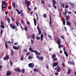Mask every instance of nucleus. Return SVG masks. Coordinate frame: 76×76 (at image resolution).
Here are the masks:
<instances>
[{
  "label": "nucleus",
  "mask_w": 76,
  "mask_h": 76,
  "mask_svg": "<svg viewBox=\"0 0 76 76\" xmlns=\"http://www.w3.org/2000/svg\"><path fill=\"white\" fill-rule=\"evenodd\" d=\"M55 70H57V72H60L61 70V68L60 67L58 66V67H56L55 68Z\"/></svg>",
  "instance_id": "f257e3e1"
},
{
  "label": "nucleus",
  "mask_w": 76,
  "mask_h": 76,
  "mask_svg": "<svg viewBox=\"0 0 76 76\" xmlns=\"http://www.w3.org/2000/svg\"><path fill=\"white\" fill-rule=\"evenodd\" d=\"M25 4H27V7H29L30 6V2L29 1H28V0H26L25 1Z\"/></svg>",
  "instance_id": "f03ea898"
},
{
  "label": "nucleus",
  "mask_w": 76,
  "mask_h": 76,
  "mask_svg": "<svg viewBox=\"0 0 76 76\" xmlns=\"http://www.w3.org/2000/svg\"><path fill=\"white\" fill-rule=\"evenodd\" d=\"M10 26L11 28H12V29H16V28L17 27L16 26L11 23L10 24Z\"/></svg>",
  "instance_id": "7ed1b4c3"
},
{
  "label": "nucleus",
  "mask_w": 76,
  "mask_h": 76,
  "mask_svg": "<svg viewBox=\"0 0 76 76\" xmlns=\"http://www.w3.org/2000/svg\"><path fill=\"white\" fill-rule=\"evenodd\" d=\"M36 57L37 58L39 59V60H44V58L43 57H39V56H36Z\"/></svg>",
  "instance_id": "20e7f679"
},
{
  "label": "nucleus",
  "mask_w": 76,
  "mask_h": 76,
  "mask_svg": "<svg viewBox=\"0 0 76 76\" xmlns=\"http://www.w3.org/2000/svg\"><path fill=\"white\" fill-rule=\"evenodd\" d=\"M68 63L70 65H72H72H75V63H74V61H69L68 62Z\"/></svg>",
  "instance_id": "39448f33"
},
{
  "label": "nucleus",
  "mask_w": 76,
  "mask_h": 76,
  "mask_svg": "<svg viewBox=\"0 0 76 76\" xmlns=\"http://www.w3.org/2000/svg\"><path fill=\"white\" fill-rule=\"evenodd\" d=\"M28 66L29 67H32V68H33V67H34V64L32 63H30L28 64Z\"/></svg>",
  "instance_id": "423d86ee"
},
{
  "label": "nucleus",
  "mask_w": 76,
  "mask_h": 76,
  "mask_svg": "<svg viewBox=\"0 0 76 76\" xmlns=\"http://www.w3.org/2000/svg\"><path fill=\"white\" fill-rule=\"evenodd\" d=\"M58 63L57 62H56L53 64V66L54 67L55 66H57V65H58Z\"/></svg>",
  "instance_id": "0eeeda50"
},
{
  "label": "nucleus",
  "mask_w": 76,
  "mask_h": 76,
  "mask_svg": "<svg viewBox=\"0 0 76 76\" xmlns=\"http://www.w3.org/2000/svg\"><path fill=\"white\" fill-rule=\"evenodd\" d=\"M14 70H15V71H17V72L18 73H20V72H21V70L20 69H15Z\"/></svg>",
  "instance_id": "6e6552de"
},
{
  "label": "nucleus",
  "mask_w": 76,
  "mask_h": 76,
  "mask_svg": "<svg viewBox=\"0 0 76 76\" xmlns=\"http://www.w3.org/2000/svg\"><path fill=\"white\" fill-rule=\"evenodd\" d=\"M13 48H14V50H19V47H17V46H13Z\"/></svg>",
  "instance_id": "1a4fd4ad"
},
{
  "label": "nucleus",
  "mask_w": 76,
  "mask_h": 76,
  "mask_svg": "<svg viewBox=\"0 0 76 76\" xmlns=\"http://www.w3.org/2000/svg\"><path fill=\"white\" fill-rule=\"evenodd\" d=\"M3 22L2 21H1V25L0 26V27L1 28H4V25H3Z\"/></svg>",
  "instance_id": "9d476101"
},
{
  "label": "nucleus",
  "mask_w": 76,
  "mask_h": 76,
  "mask_svg": "<svg viewBox=\"0 0 76 76\" xmlns=\"http://www.w3.org/2000/svg\"><path fill=\"white\" fill-rule=\"evenodd\" d=\"M57 40L58 43V44H61V41H60V39L58 37H57Z\"/></svg>",
  "instance_id": "9b49d317"
},
{
  "label": "nucleus",
  "mask_w": 76,
  "mask_h": 76,
  "mask_svg": "<svg viewBox=\"0 0 76 76\" xmlns=\"http://www.w3.org/2000/svg\"><path fill=\"white\" fill-rule=\"evenodd\" d=\"M12 73L10 71H8L7 73V76H10L11 75Z\"/></svg>",
  "instance_id": "f8f14e48"
},
{
  "label": "nucleus",
  "mask_w": 76,
  "mask_h": 76,
  "mask_svg": "<svg viewBox=\"0 0 76 76\" xmlns=\"http://www.w3.org/2000/svg\"><path fill=\"white\" fill-rule=\"evenodd\" d=\"M66 24L67 25L69 26V27H70V25H71V23H70L69 21H66Z\"/></svg>",
  "instance_id": "ddd939ff"
},
{
  "label": "nucleus",
  "mask_w": 76,
  "mask_h": 76,
  "mask_svg": "<svg viewBox=\"0 0 76 76\" xmlns=\"http://www.w3.org/2000/svg\"><path fill=\"white\" fill-rule=\"evenodd\" d=\"M63 23L64 25H66L65 19H64V17L63 18Z\"/></svg>",
  "instance_id": "4468645a"
},
{
  "label": "nucleus",
  "mask_w": 76,
  "mask_h": 76,
  "mask_svg": "<svg viewBox=\"0 0 76 76\" xmlns=\"http://www.w3.org/2000/svg\"><path fill=\"white\" fill-rule=\"evenodd\" d=\"M31 46H30V48H29V51H31V52H33V53H34L35 50H33L32 48H31Z\"/></svg>",
  "instance_id": "2eb2a0df"
},
{
  "label": "nucleus",
  "mask_w": 76,
  "mask_h": 76,
  "mask_svg": "<svg viewBox=\"0 0 76 76\" xmlns=\"http://www.w3.org/2000/svg\"><path fill=\"white\" fill-rule=\"evenodd\" d=\"M34 53H35L37 55H41V54L38 52H37L36 50H34Z\"/></svg>",
  "instance_id": "dca6fc26"
},
{
  "label": "nucleus",
  "mask_w": 76,
  "mask_h": 76,
  "mask_svg": "<svg viewBox=\"0 0 76 76\" xmlns=\"http://www.w3.org/2000/svg\"><path fill=\"white\" fill-rule=\"evenodd\" d=\"M9 56L8 55H7L6 57H5L4 58V60H7L9 59Z\"/></svg>",
  "instance_id": "f3484780"
},
{
  "label": "nucleus",
  "mask_w": 76,
  "mask_h": 76,
  "mask_svg": "<svg viewBox=\"0 0 76 76\" xmlns=\"http://www.w3.org/2000/svg\"><path fill=\"white\" fill-rule=\"evenodd\" d=\"M43 36H44V34H41L40 36L41 40H42V39H43Z\"/></svg>",
  "instance_id": "a211bd4d"
},
{
  "label": "nucleus",
  "mask_w": 76,
  "mask_h": 76,
  "mask_svg": "<svg viewBox=\"0 0 76 76\" xmlns=\"http://www.w3.org/2000/svg\"><path fill=\"white\" fill-rule=\"evenodd\" d=\"M71 73V71L70 70V69H68L67 73L68 75H70Z\"/></svg>",
  "instance_id": "6ab92c4d"
},
{
  "label": "nucleus",
  "mask_w": 76,
  "mask_h": 76,
  "mask_svg": "<svg viewBox=\"0 0 76 76\" xmlns=\"http://www.w3.org/2000/svg\"><path fill=\"white\" fill-rule=\"evenodd\" d=\"M64 53L66 55V57H68V56H69V55L68 54V53H67V52H66V51H64Z\"/></svg>",
  "instance_id": "aec40b11"
},
{
  "label": "nucleus",
  "mask_w": 76,
  "mask_h": 76,
  "mask_svg": "<svg viewBox=\"0 0 76 76\" xmlns=\"http://www.w3.org/2000/svg\"><path fill=\"white\" fill-rule=\"evenodd\" d=\"M12 6H13L14 8H15V6H16V3L15 2L12 3Z\"/></svg>",
  "instance_id": "412c9836"
},
{
  "label": "nucleus",
  "mask_w": 76,
  "mask_h": 76,
  "mask_svg": "<svg viewBox=\"0 0 76 76\" xmlns=\"http://www.w3.org/2000/svg\"><path fill=\"white\" fill-rule=\"evenodd\" d=\"M2 3L3 5H6V2L5 1H2Z\"/></svg>",
  "instance_id": "4be33fe9"
},
{
  "label": "nucleus",
  "mask_w": 76,
  "mask_h": 76,
  "mask_svg": "<svg viewBox=\"0 0 76 76\" xmlns=\"http://www.w3.org/2000/svg\"><path fill=\"white\" fill-rule=\"evenodd\" d=\"M5 48H7H7H8V45H7V44L6 42H5Z\"/></svg>",
  "instance_id": "5701e85b"
},
{
  "label": "nucleus",
  "mask_w": 76,
  "mask_h": 76,
  "mask_svg": "<svg viewBox=\"0 0 76 76\" xmlns=\"http://www.w3.org/2000/svg\"><path fill=\"white\" fill-rule=\"evenodd\" d=\"M1 6H2V10H3V9H5V8H6L7 7L6 6H4V7H3V4H2L1 5Z\"/></svg>",
  "instance_id": "b1692460"
},
{
  "label": "nucleus",
  "mask_w": 76,
  "mask_h": 76,
  "mask_svg": "<svg viewBox=\"0 0 76 76\" xmlns=\"http://www.w3.org/2000/svg\"><path fill=\"white\" fill-rule=\"evenodd\" d=\"M7 20L8 22V23H10V18H7Z\"/></svg>",
  "instance_id": "393cba45"
},
{
  "label": "nucleus",
  "mask_w": 76,
  "mask_h": 76,
  "mask_svg": "<svg viewBox=\"0 0 76 76\" xmlns=\"http://www.w3.org/2000/svg\"><path fill=\"white\" fill-rule=\"evenodd\" d=\"M52 1L53 3V5H55V4H56V1H54V0H52Z\"/></svg>",
  "instance_id": "a878e982"
},
{
  "label": "nucleus",
  "mask_w": 76,
  "mask_h": 76,
  "mask_svg": "<svg viewBox=\"0 0 76 76\" xmlns=\"http://www.w3.org/2000/svg\"><path fill=\"white\" fill-rule=\"evenodd\" d=\"M50 23L49 24L50 25H51V23H52L51 22V17L50 16Z\"/></svg>",
  "instance_id": "bb28decb"
},
{
  "label": "nucleus",
  "mask_w": 76,
  "mask_h": 76,
  "mask_svg": "<svg viewBox=\"0 0 76 76\" xmlns=\"http://www.w3.org/2000/svg\"><path fill=\"white\" fill-rule=\"evenodd\" d=\"M32 36L33 40H34V39H35V34H33L32 35Z\"/></svg>",
  "instance_id": "cd10ccee"
},
{
  "label": "nucleus",
  "mask_w": 76,
  "mask_h": 76,
  "mask_svg": "<svg viewBox=\"0 0 76 76\" xmlns=\"http://www.w3.org/2000/svg\"><path fill=\"white\" fill-rule=\"evenodd\" d=\"M34 72H38V69L34 68Z\"/></svg>",
  "instance_id": "c85d7f7f"
},
{
  "label": "nucleus",
  "mask_w": 76,
  "mask_h": 76,
  "mask_svg": "<svg viewBox=\"0 0 76 76\" xmlns=\"http://www.w3.org/2000/svg\"><path fill=\"white\" fill-rule=\"evenodd\" d=\"M56 57V55L55 54L53 55L52 57V58L53 59V58H54Z\"/></svg>",
  "instance_id": "c756f323"
},
{
  "label": "nucleus",
  "mask_w": 76,
  "mask_h": 76,
  "mask_svg": "<svg viewBox=\"0 0 76 76\" xmlns=\"http://www.w3.org/2000/svg\"><path fill=\"white\" fill-rule=\"evenodd\" d=\"M34 22V24L35 26H36L37 25V24H36V20H35V19L34 18L33 19Z\"/></svg>",
  "instance_id": "7c9ffc66"
},
{
  "label": "nucleus",
  "mask_w": 76,
  "mask_h": 76,
  "mask_svg": "<svg viewBox=\"0 0 76 76\" xmlns=\"http://www.w3.org/2000/svg\"><path fill=\"white\" fill-rule=\"evenodd\" d=\"M12 42H10V41H8L7 42L8 44H11V43H13V39H11Z\"/></svg>",
  "instance_id": "2f4dec72"
},
{
  "label": "nucleus",
  "mask_w": 76,
  "mask_h": 76,
  "mask_svg": "<svg viewBox=\"0 0 76 76\" xmlns=\"http://www.w3.org/2000/svg\"><path fill=\"white\" fill-rule=\"evenodd\" d=\"M25 69H22L21 70L22 73H25Z\"/></svg>",
  "instance_id": "473e14b6"
},
{
  "label": "nucleus",
  "mask_w": 76,
  "mask_h": 76,
  "mask_svg": "<svg viewBox=\"0 0 76 76\" xmlns=\"http://www.w3.org/2000/svg\"><path fill=\"white\" fill-rule=\"evenodd\" d=\"M41 3L42 4H44V3H45V1L44 0H42L41 1Z\"/></svg>",
  "instance_id": "72a5a7b5"
},
{
  "label": "nucleus",
  "mask_w": 76,
  "mask_h": 76,
  "mask_svg": "<svg viewBox=\"0 0 76 76\" xmlns=\"http://www.w3.org/2000/svg\"><path fill=\"white\" fill-rule=\"evenodd\" d=\"M62 66H63V67H65V64H64V62H62Z\"/></svg>",
  "instance_id": "f704fd0d"
},
{
  "label": "nucleus",
  "mask_w": 76,
  "mask_h": 76,
  "mask_svg": "<svg viewBox=\"0 0 76 76\" xmlns=\"http://www.w3.org/2000/svg\"><path fill=\"white\" fill-rule=\"evenodd\" d=\"M43 17L45 18H47V15L46 14H44L43 15Z\"/></svg>",
  "instance_id": "c9c22d12"
},
{
  "label": "nucleus",
  "mask_w": 76,
  "mask_h": 76,
  "mask_svg": "<svg viewBox=\"0 0 76 76\" xmlns=\"http://www.w3.org/2000/svg\"><path fill=\"white\" fill-rule=\"evenodd\" d=\"M24 29L26 31H28V27L27 26L25 27Z\"/></svg>",
  "instance_id": "e433bc0d"
},
{
  "label": "nucleus",
  "mask_w": 76,
  "mask_h": 76,
  "mask_svg": "<svg viewBox=\"0 0 76 76\" xmlns=\"http://www.w3.org/2000/svg\"><path fill=\"white\" fill-rule=\"evenodd\" d=\"M38 32L39 35L41 34V30H38Z\"/></svg>",
  "instance_id": "4c0bfd02"
},
{
  "label": "nucleus",
  "mask_w": 76,
  "mask_h": 76,
  "mask_svg": "<svg viewBox=\"0 0 76 76\" xmlns=\"http://www.w3.org/2000/svg\"><path fill=\"white\" fill-rule=\"evenodd\" d=\"M69 4L71 5V6H72V7L74 6V4L72 3H70Z\"/></svg>",
  "instance_id": "58836bf2"
},
{
  "label": "nucleus",
  "mask_w": 76,
  "mask_h": 76,
  "mask_svg": "<svg viewBox=\"0 0 76 76\" xmlns=\"http://www.w3.org/2000/svg\"><path fill=\"white\" fill-rule=\"evenodd\" d=\"M12 52V56H13V54H14V52H13V50H12L11 51Z\"/></svg>",
  "instance_id": "ea45409f"
},
{
  "label": "nucleus",
  "mask_w": 76,
  "mask_h": 76,
  "mask_svg": "<svg viewBox=\"0 0 76 76\" xmlns=\"http://www.w3.org/2000/svg\"><path fill=\"white\" fill-rule=\"evenodd\" d=\"M23 11V10H20V12L19 11L18 12V14H21V13H22V12Z\"/></svg>",
  "instance_id": "a19ab883"
},
{
  "label": "nucleus",
  "mask_w": 76,
  "mask_h": 76,
  "mask_svg": "<svg viewBox=\"0 0 76 76\" xmlns=\"http://www.w3.org/2000/svg\"><path fill=\"white\" fill-rule=\"evenodd\" d=\"M36 38L38 40H39V39H40V37L37 36L36 37Z\"/></svg>",
  "instance_id": "79ce46f5"
},
{
  "label": "nucleus",
  "mask_w": 76,
  "mask_h": 76,
  "mask_svg": "<svg viewBox=\"0 0 76 76\" xmlns=\"http://www.w3.org/2000/svg\"><path fill=\"white\" fill-rule=\"evenodd\" d=\"M20 60H21L22 61H23V56L21 57Z\"/></svg>",
  "instance_id": "37998d69"
},
{
  "label": "nucleus",
  "mask_w": 76,
  "mask_h": 76,
  "mask_svg": "<svg viewBox=\"0 0 76 76\" xmlns=\"http://www.w3.org/2000/svg\"><path fill=\"white\" fill-rule=\"evenodd\" d=\"M21 22L23 24H23H24V21H23V20H21Z\"/></svg>",
  "instance_id": "c03bdc74"
},
{
  "label": "nucleus",
  "mask_w": 76,
  "mask_h": 76,
  "mask_svg": "<svg viewBox=\"0 0 76 76\" xmlns=\"http://www.w3.org/2000/svg\"><path fill=\"white\" fill-rule=\"evenodd\" d=\"M32 58V57H31V56H29L28 57V59H31Z\"/></svg>",
  "instance_id": "a18cd8bd"
},
{
  "label": "nucleus",
  "mask_w": 76,
  "mask_h": 76,
  "mask_svg": "<svg viewBox=\"0 0 76 76\" xmlns=\"http://www.w3.org/2000/svg\"><path fill=\"white\" fill-rule=\"evenodd\" d=\"M65 12H63V14L64 15H66V14H67V12L66 11V9H65Z\"/></svg>",
  "instance_id": "49530a36"
},
{
  "label": "nucleus",
  "mask_w": 76,
  "mask_h": 76,
  "mask_svg": "<svg viewBox=\"0 0 76 76\" xmlns=\"http://www.w3.org/2000/svg\"><path fill=\"white\" fill-rule=\"evenodd\" d=\"M53 7L55 9H57V7L56 6H55V5H53Z\"/></svg>",
  "instance_id": "de8ad7c7"
},
{
  "label": "nucleus",
  "mask_w": 76,
  "mask_h": 76,
  "mask_svg": "<svg viewBox=\"0 0 76 76\" xmlns=\"http://www.w3.org/2000/svg\"><path fill=\"white\" fill-rule=\"evenodd\" d=\"M56 60H57V58H55L53 59L54 61H56Z\"/></svg>",
  "instance_id": "09e8293b"
},
{
  "label": "nucleus",
  "mask_w": 76,
  "mask_h": 76,
  "mask_svg": "<svg viewBox=\"0 0 76 76\" xmlns=\"http://www.w3.org/2000/svg\"><path fill=\"white\" fill-rule=\"evenodd\" d=\"M61 38H62V39H64V36H61Z\"/></svg>",
  "instance_id": "8fccbe9b"
},
{
  "label": "nucleus",
  "mask_w": 76,
  "mask_h": 76,
  "mask_svg": "<svg viewBox=\"0 0 76 76\" xmlns=\"http://www.w3.org/2000/svg\"><path fill=\"white\" fill-rule=\"evenodd\" d=\"M46 68H47V69H48L49 66H48V64H46Z\"/></svg>",
  "instance_id": "3c124183"
},
{
  "label": "nucleus",
  "mask_w": 76,
  "mask_h": 76,
  "mask_svg": "<svg viewBox=\"0 0 76 76\" xmlns=\"http://www.w3.org/2000/svg\"><path fill=\"white\" fill-rule=\"evenodd\" d=\"M59 46H60L61 47H64H64L63 45H60Z\"/></svg>",
  "instance_id": "603ef678"
},
{
  "label": "nucleus",
  "mask_w": 76,
  "mask_h": 76,
  "mask_svg": "<svg viewBox=\"0 0 76 76\" xmlns=\"http://www.w3.org/2000/svg\"><path fill=\"white\" fill-rule=\"evenodd\" d=\"M27 23L28 25H30V23L29 21L27 22Z\"/></svg>",
  "instance_id": "864d4df0"
},
{
  "label": "nucleus",
  "mask_w": 76,
  "mask_h": 76,
  "mask_svg": "<svg viewBox=\"0 0 76 76\" xmlns=\"http://www.w3.org/2000/svg\"><path fill=\"white\" fill-rule=\"evenodd\" d=\"M10 66H12V65H13V63H12V62H10Z\"/></svg>",
  "instance_id": "5fc2aeb1"
},
{
  "label": "nucleus",
  "mask_w": 76,
  "mask_h": 76,
  "mask_svg": "<svg viewBox=\"0 0 76 76\" xmlns=\"http://www.w3.org/2000/svg\"><path fill=\"white\" fill-rule=\"evenodd\" d=\"M65 7V8H66V9H67V8H68V7H69V6H68L67 5H66Z\"/></svg>",
  "instance_id": "6e6d98bb"
},
{
  "label": "nucleus",
  "mask_w": 76,
  "mask_h": 76,
  "mask_svg": "<svg viewBox=\"0 0 76 76\" xmlns=\"http://www.w3.org/2000/svg\"><path fill=\"white\" fill-rule=\"evenodd\" d=\"M37 29L38 31L40 30V28H39V27L38 26L37 27Z\"/></svg>",
  "instance_id": "4d7b16f0"
},
{
  "label": "nucleus",
  "mask_w": 76,
  "mask_h": 76,
  "mask_svg": "<svg viewBox=\"0 0 76 76\" xmlns=\"http://www.w3.org/2000/svg\"><path fill=\"white\" fill-rule=\"evenodd\" d=\"M16 25H17V26H19V24L18 23V22L17 21H16Z\"/></svg>",
  "instance_id": "13d9d810"
},
{
  "label": "nucleus",
  "mask_w": 76,
  "mask_h": 76,
  "mask_svg": "<svg viewBox=\"0 0 76 76\" xmlns=\"http://www.w3.org/2000/svg\"><path fill=\"white\" fill-rule=\"evenodd\" d=\"M69 15H67L66 17V19H68L69 17Z\"/></svg>",
  "instance_id": "bf43d9fd"
},
{
  "label": "nucleus",
  "mask_w": 76,
  "mask_h": 76,
  "mask_svg": "<svg viewBox=\"0 0 76 76\" xmlns=\"http://www.w3.org/2000/svg\"><path fill=\"white\" fill-rule=\"evenodd\" d=\"M31 43L32 44H34V41L32 40V39H31Z\"/></svg>",
  "instance_id": "052dcab7"
},
{
  "label": "nucleus",
  "mask_w": 76,
  "mask_h": 76,
  "mask_svg": "<svg viewBox=\"0 0 76 76\" xmlns=\"http://www.w3.org/2000/svg\"><path fill=\"white\" fill-rule=\"evenodd\" d=\"M8 9H10V10H11V7H10V6H9L8 7Z\"/></svg>",
  "instance_id": "680f3d73"
},
{
  "label": "nucleus",
  "mask_w": 76,
  "mask_h": 76,
  "mask_svg": "<svg viewBox=\"0 0 76 76\" xmlns=\"http://www.w3.org/2000/svg\"><path fill=\"white\" fill-rule=\"evenodd\" d=\"M28 10H29L30 11H31V9L29 7H28Z\"/></svg>",
  "instance_id": "e2e57ef3"
},
{
  "label": "nucleus",
  "mask_w": 76,
  "mask_h": 76,
  "mask_svg": "<svg viewBox=\"0 0 76 76\" xmlns=\"http://www.w3.org/2000/svg\"><path fill=\"white\" fill-rule=\"evenodd\" d=\"M61 6H62V7L63 8L64 7V4H63L62 5H61Z\"/></svg>",
  "instance_id": "0e129e2a"
},
{
  "label": "nucleus",
  "mask_w": 76,
  "mask_h": 76,
  "mask_svg": "<svg viewBox=\"0 0 76 76\" xmlns=\"http://www.w3.org/2000/svg\"><path fill=\"white\" fill-rule=\"evenodd\" d=\"M3 34V30H1V34Z\"/></svg>",
  "instance_id": "69168bd1"
},
{
  "label": "nucleus",
  "mask_w": 76,
  "mask_h": 76,
  "mask_svg": "<svg viewBox=\"0 0 76 76\" xmlns=\"http://www.w3.org/2000/svg\"><path fill=\"white\" fill-rule=\"evenodd\" d=\"M29 52H28V53H27V54H26V55H27V56H28V55H29Z\"/></svg>",
  "instance_id": "338daca9"
},
{
  "label": "nucleus",
  "mask_w": 76,
  "mask_h": 76,
  "mask_svg": "<svg viewBox=\"0 0 76 76\" xmlns=\"http://www.w3.org/2000/svg\"><path fill=\"white\" fill-rule=\"evenodd\" d=\"M28 37L29 38H31V35H28Z\"/></svg>",
  "instance_id": "774afa93"
}]
</instances>
